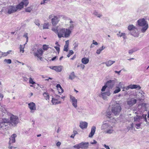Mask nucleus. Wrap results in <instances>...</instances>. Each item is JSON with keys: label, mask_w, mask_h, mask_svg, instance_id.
<instances>
[{"label": "nucleus", "mask_w": 149, "mask_h": 149, "mask_svg": "<svg viewBox=\"0 0 149 149\" xmlns=\"http://www.w3.org/2000/svg\"><path fill=\"white\" fill-rule=\"evenodd\" d=\"M121 110V108L120 104L118 103L113 105L111 108L112 113L115 116L118 115Z\"/></svg>", "instance_id": "0eeeda50"}, {"label": "nucleus", "mask_w": 149, "mask_h": 149, "mask_svg": "<svg viewBox=\"0 0 149 149\" xmlns=\"http://www.w3.org/2000/svg\"><path fill=\"white\" fill-rule=\"evenodd\" d=\"M120 89L119 86H116V89L113 91L114 94H116L118 93L120 91Z\"/></svg>", "instance_id": "72a5a7b5"}, {"label": "nucleus", "mask_w": 149, "mask_h": 149, "mask_svg": "<svg viewBox=\"0 0 149 149\" xmlns=\"http://www.w3.org/2000/svg\"><path fill=\"white\" fill-rule=\"evenodd\" d=\"M111 94L110 91L109 90L105 92H101L99 96L100 97H102L104 100H107V97L109 96Z\"/></svg>", "instance_id": "9b49d317"}, {"label": "nucleus", "mask_w": 149, "mask_h": 149, "mask_svg": "<svg viewBox=\"0 0 149 149\" xmlns=\"http://www.w3.org/2000/svg\"><path fill=\"white\" fill-rule=\"evenodd\" d=\"M123 37V38L124 39H125L127 38V36L126 35V34L125 33H121L120 34V37Z\"/></svg>", "instance_id": "e433bc0d"}, {"label": "nucleus", "mask_w": 149, "mask_h": 149, "mask_svg": "<svg viewBox=\"0 0 149 149\" xmlns=\"http://www.w3.org/2000/svg\"><path fill=\"white\" fill-rule=\"evenodd\" d=\"M92 44L97 45H98V43L97 42L95 41L94 40H93Z\"/></svg>", "instance_id": "5fc2aeb1"}, {"label": "nucleus", "mask_w": 149, "mask_h": 149, "mask_svg": "<svg viewBox=\"0 0 149 149\" xmlns=\"http://www.w3.org/2000/svg\"><path fill=\"white\" fill-rule=\"evenodd\" d=\"M70 98L71 100L72 105L75 108L77 107V100L74 97L70 95Z\"/></svg>", "instance_id": "4468645a"}, {"label": "nucleus", "mask_w": 149, "mask_h": 149, "mask_svg": "<svg viewBox=\"0 0 149 149\" xmlns=\"http://www.w3.org/2000/svg\"><path fill=\"white\" fill-rule=\"evenodd\" d=\"M75 77L76 76L75 75L74 73V72H73L70 73L69 76V79L72 80L74 79Z\"/></svg>", "instance_id": "a878e982"}, {"label": "nucleus", "mask_w": 149, "mask_h": 149, "mask_svg": "<svg viewBox=\"0 0 149 149\" xmlns=\"http://www.w3.org/2000/svg\"><path fill=\"white\" fill-rule=\"evenodd\" d=\"M105 48V47L104 46H102L101 47L97 50L96 53L98 54H100V52Z\"/></svg>", "instance_id": "bb28decb"}, {"label": "nucleus", "mask_w": 149, "mask_h": 149, "mask_svg": "<svg viewBox=\"0 0 149 149\" xmlns=\"http://www.w3.org/2000/svg\"><path fill=\"white\" fill-rule=\"evenodd\" d=\"M106 116L110 119L113 118V115L112 114L111 112L110 111H107V112Z\"/></svg>", "instance_id": "5701e85b"}, {"label": "nucleus", "mask_w": 149, "mask_h": 149, "mask_svg": "<svg viewBox=\"0 0 149 149\" xmlns=\"http://www.w3.org/2000/svg\"><path fill=\"white\" fill-rule=\"evenodd\" d=\"M8 10L7 13L9 14H10L15 12L17 11L16 8L15 6H10L7 7Z\"/></svg>", "instance_id": "f8f14e48"}, {"label": "nucleus", "mask_w": 149, "mask_h": 149, "mask_svg": "<svg viewBox=\"0 0 149 149\" xmlns=\"http://www.w3.org/2000/svg\"><path fill=\"white\" fill-rule=\"evenodd\" d=\"M127 29L130 32V33L131 35L134 37L139 36V33L137 28L133 24H130L127 27Z\"/></svg>", "instance_id": "423d86ee"}, {"label": "nucleus", "mask_w": 149, "mask_h": 149, "mask_svg": "<svg viewBox=\"0 0 149 149\" xmlns=\"http://www.w3.org/2000/svg\"><path fill=\"white\" fill-rule=\"evenodd\" d=\"M70 23L71 24H70V26L68 29H69L70 31H71V30H72L74 29V25L73 24H72V23H73V22L71 20L70 21Z\"/></svg>", "instance_id": "2f4dec72"}, {"label": "nucleus", "mask_w": 149, "mask_h": 149, "mask_svg": "<svg viewBox=\"0 0 149 149\" xmlns=\"http://www.w3.org/2000/svg\"><path fill=\"white\" fill-rule=\"evenodd\" d=\"M23 78L24 81H27L28 80V79L26 77H23Z\"/></svg>", "instance_id": "680f3d73"}, {"label": "nucleus", "mask_w": 149, "mask_h": 149, "mask_svg": "<svg viewBox=\"0 0 149 149\" xmlns=\"http://www.w3.org/2000/svg\"><path fill=\"white\" fill-rule=\"evenodd\" d=\"M56 88L58 89V90L60 89V91H58L60 93H62L63 92V90L61 86L59 84H57L56 86Z\"/></svg>", "instance_id": "c85d7f7f"}, {"label": "nucleus", "mask_w": 149, "mask_h": 149, "mask_svg": "<svg viewBox=\"0 0 149 149\" xmlns=\"http://www.w3.org/2000/svg\"><path fill=\"white\" fill-rule=\"evenodd\" d=\"M43 51L42 49L41 48H39L36 46H33L31 50V53H33L34 56L36 57L40 60H42V57Z\"/></svg>", "instance_id": "7ed1b4c3"}, {"label": "nucleus", "mask_w": 149, "mask_h": 149, "mask_svg": "<svg viewBox=\"0 0 149 149\" xmlns=\"http://www.w3.org/2000/svg\"><path fill=\"white\" fill-rule=\"evenodd\" d=\"M52 102L54 104H60L61 102V101H58L57 99L54 98H52Z\"/></svg>", "instance_id": "393cba45"}, {"label": "nucleus", "mask_w": 149, "mask_h": 149, "mask_svg": "<svg viewBox=\"0 0 149 149\" xmlns=\"http://www.w3.org/2000/svg\"><path fill=\"white\" fill-rule=\"evenodd\" d=\"M129 87L131 89H137L138 90L140 89L141 87L140 86L137 84H131L129 85Z\"/></svg>", "instance_id": "412c9836"}, {"label": "nucleus", "mask_w": 149, "mask_h": 149, "mask_svg": "<svg viewBox=\"0 0 149 149\" xmlns=\"http://www.w3.org/2000/svg\"><path fill=\"white\" fill-rule=\"evenodd\" d=\"M58 26L56 27H53L52 28V30L56 34H57L58 30Z\"/></svg>", "instance_id": "cd10ccee"}, {"label": "nucleus", "mask_w": 149, "mask_h": 149, "mask_svg": "<svg viewBox=\"0 0 149 149\" xmlns=\"http://www.w3.org/2000/svg\"><path fill=\"white\" fill-rule=\"evenodd\" d=\"M96 127L95 126L92 127L91 128V132L89 134L88 137H89L91 138L93 136L95 132Z\"/></svg>", "instance_id": "aec40b11"}, {"label": "nucleus", "mask_w": 149, "mask_h": 149, "mask_svg": "<svg viewBox=\"0 0 149 149\" xmlns=\"http://www.w3.org/2000/svg\"><path fill=\"white\" fill-rule=\"evenodd\" d=\"M62 66L60 65L50 67V68L51 69L56 71L57 72H60L62 71Z\"/></svg>", "instance_id": "f3484780"}, {"label": "nucleus", "mask_w": 149, "mask_h": 149, "mask_svg": "<svg viewBox=\"0 0 149 149\" xmlns=\"http://www.w3.org/2000/svg\"><path fill=\"white\" fill-rule=\"evenodd\" d=\"M71 31L67 29L61 28L58 29V31L57 34L59 38L61 37L68 38L70 36Z\"/></svg>", "instance_id": "20e7f679"}, {"label": "nucleus", "mask_w": 149, "mask_h": 149, "mask_svg": "<svg viewBox=\"0 0 149 149\" xmlns=\"http://www.w3.org/2000/svg\"><path fill=\"white\" fill-rule=\"evenodd\" d=\"M139 117L138 116H136L135 117H134V122L136 121H138V122H139V120H140Z\"/></svg>", "instance_id": "a19ab883"}, {"label": "nucleus", "mask_w": 149, "mask_h": 149, "mask_svg": "<svg viewBox=\"0 0 149 149\" xmlns=\"http://www.w3.org/2000/svg\"><path fill=\"white\" fill-rule=\"evenodd\" d=\"M74 53L73 51L72 50H70L69 51V54L67 55V56L69 57L70 56Z\"/></svg>", "instance_id": "ea45409f"}, {"label": "nucleus", "mask_w": 149, "mask_h": 149, "mask_svg": "<svg viewBox=\"0 0 149 149\" xmlns=\"http://www.w3.org/2000/svg\"><path fill=\"white\" fill-rule=\"evenodd\" d=\"M139 49L137 48H134L132 49H130L129 51V54H132V53L134 52L137 51Z\"/></svg>", "instance_id": "c756f323"}, {"label": "nucleus", "mask_w": 149, "mask_h": 149, "mask_svg": "<svg viewBox=\"0 0 149 149\" xmlns=\"http://www.w3.org/2000/svg\"><path fill=\"white\" fill-rule=\"evenodd\" d=\"M19 120L18 117L13 115H11L10 116V120L8 119L3 118L0 120V130L6 129L8 123L10 125L15 127L19 123Z\"/></svg>", "instance_id": "f257e3e1"}, {"label": "nucleus", "mask_w": 149, "mask_h": 149, "mask_svg": "<svg viewBox=\"0 0 149 149\" xmlns=\"http://www.w3.org/2000/svg\"><path fill=\"white\" fill-rule=\"evenodd\" d=\"M17 136V135L15 134H13L9 138V144H11L15 142V138Z\"/></svg>", "instance_id": "dca6fc26"}, {"label": "nucleus", "mask_w": 149, "mask_h": 149, "mask_svg": "<svg viewBox=\"0 0 149 149\" xmlns=\"http://www.w3.org/2000/svg\"><path fill=\"white\" fill-rule=\"evenodd\" d=\"M91 144H95L97 143V141L95 140H93V142H91Z\"/></svg>", "instance_id": "69168bd1"}, {"label": "nucleus", "mask_w": 149, "mask_h": 149, "mask_svg": "<svg viewBox=\"0 0 149 149\" xmlns=\"http://www.w3.org/2000/svg\"><path fill=\"white\" fill-rule=\"evenodd\" d=\"M139 93H140L141 94V97H144L143 94H144L145 93L143 92L142 91L141 93L139 92Z\"/></svg>", "instance_id": "0e129e2a"}, {"label": "nucleus", "mask_w": 149, "mask_h": 149, "mask_svg": "<svg viewBox=\"0 0 149 149\" xmlns=\"http://www.w3.org/2000/svg\"><path fill=\"white\" fill-rule=\"evenodd\" d=\"M29 3L28 0H23L18 5L15 6L17 11L18 10H21L23 8L24 5L25 6H26Z\"/></svg>", "instance_id": "1a4fd4ad"}, {"label": "nucleus", "mask_w": 149, "mask_h": 149, "mask_svg": "<svg viewBox=\"0 0 149 149\" xmlns=\"http://www.w3.org/2000/svg\"><path fill=\"white\" fill-rule=\"evenodd\" d=\"M107 87L105 84V85L102 87L101 89V91L102 92L104 91Z\"/></svg>", "instance_id": "de8ad7c7"}, {"label": "nucleus", "mask_w": 149, "mask_h": 149, "mask_svg": "<svg viewBox=\"0 0 149 149\" xmlns=\"http://www.w3.org/2000/svg\"><path fill=\"white\" fill-rule=\"evenodd\" d=\"M88 123L86 122H80L79 127L82 129L87 128L88 126Z\"/></svg>", "instance_id": "6ab92c4d"}, {"label": "nucleus", "mask_w": 149, "mask_h": 149, "mask_svg": "<svg viewBox=\"0 0 149 149\" xmlns=\"http://www.w3.org/2000/svg\"><path fill=\"white\" fill-rule=\"evenodd\" d=\"M89 61V59L88 58L84 57L81 59V62L83 63L84 64H87Z\"/></svg>", "instance_id": "b1692460"}, {"label": "nucleus", "mask_w": 149, "mask_h": 149, "mask_svg": "<svg viewBox=\"0 0 149 149\" xmlns=\"http://www.w3.org/2000/svg\"><path fill=\"white\" fill-rule=\"evenodd\" d=\"M1 55L3 56H7L8 54V53H7V52H1Z\"/></svg>", "instance_id": "8fccbe9b"}, {"label": "nucleus", "mask_w": 149, "mask_h": 149, "mask_svg": "<svg viewBox=\"0 0 149 149\" xmlns=\"http://www.w3.org/2000/svg\"><path fill=\"white\" fill-rule=\"evenodd\" d=\"M115 63V61L109 60L106 62L105 64L107 66L109 67Z\"/></svg>", "instance_id": "4be33fe9"}, {"label": "nucleus", "mask_w": 149, "mask_h": 149, "mask_svg": "<svg viewBox=\"0 0 149 149\" xmlns=\"http://www.w3.org/2000/svg\"><path fill=\"white\" fill-rule=\"evenodd\" d=\"M4 62H6L7 63L9 64H10L12 63V61L10 59H5V60H4Z\"/></svg>", "instance_id": "4c0bfd02"}, {"label": "nucleus", "mask_w": 149, "mask_h": 149, "mask_svg": "<svg viewBox=\"0 0 149 149\" xmlns=\"http://www.w3.org/2000/svg\"><path fill=\"white\" fill-rule=\"evenodd\" d=\"M69 40H67L65 41V45H66L67 46H69Z\"/></svg>", "instance_id": "052dcab7"}, {"label": "nucleus", "mask_w": 149, "mask_h": 149, "mask_svg": "<svg viewBox=\"0 0 149 149\" xmlns=\"http://www.w3.org/2000/svg\"><path fill=\"white\" fill-rule=\"evenodd\" d=\"M133 123H132L131 125H130V127H128V128H127V129H128V130H130L131 128L132 129L133 127Z\"/></svg>", "instance_id": "bf43d9fd"}, {"label": "nucleus", "mask_w": 149, "mask_h": 149, "mask_svg": "<svg viewBox=\"0 0 149 149\" xmlns=\"http://www.w3.org/2000/svg\"><path fill=\"white\" fill-rule=\"evenodd\" d=\"M49 48L48 45H44L43 46V49L44 50H47Z\"/></svg>", "instance_id": "79ce46f5"}, {"label": "nucleus", "mask_w": 149, "mask_h": 149, "mask_svg": "<svg viewBox=\"0 0 149 149\" xmlns=\"http://www.w3.org/2000/svg\"><path fill=\"white\" fill-rule=\"evenodd\" d=\"M136 100L134 98H132L128 100L127 101V104L130 107H132L133 105L135 104L136 102Z\"/></svg>", "instance_id": "2eb2a0df"}, {"label": "nucleus", "mask_w": 149, "mask_h": 149, "mask_svg": "<svg viewBox=\"0 0 149 149\" xmlns=\"http://www.w3.org/2000/svg\"><path fill=\"white\" fill-rule=\"evenodd\" d=\"M32 9L31 7H28L25 9V11L27 12L30 13Z\"/></svg>", "instance_id": "58836bf2"}, {"label": "nucleus", "mask_w": 149, "mask_h": 149, "mask_svg": "<svg viewBox=\"0 0 149 149\" xmlns=\"http://www.w3.org/2000/svg\"><path fill=\"white\" fill-rule=\"evenodd\" d=\"M78 45H79V44H78V43L75 42L74 44H73V45L74 46V50H75L78 47Z\"/></svg>", "instance_id": "a18cd8bd"}, {"label": "nucleus", "mask_w": 149, "mask_h": 149, "mask_svg": "<svg viewBox=\"0 0 149 149\" xmlns=\"http://www.w3.org/2000/svg\"><path fill=\"white\" fill-rule=\"evenodd\" d=\"M68 46H67L66 45H65L64 46L63 50L64 51L67 52L68 51Z\"/></svg>", "instance_id": "49530a36"}, {"label": "nucleus", "mask_w": 149, "mask_h": 149, "mask_svg": "<svg viewBox=\"0 0 149 149\" xmlns=\"http://www.w3.org/2000/svg\"><path fill=\"white\" fill-rule=\"evenodd\" d=\"M74 134H72L71 136V137L72 138H74L75 135V132H76L77 133V132L76 131H74Z\"/></svg>", "instance_id": "864d4df0"}, {"label": "nucleus", "mask_w": 149, "mask_h": 149, "mask_svg": "<svg viewBox=\"0 0 149 149\" xmlns=\"http://www.w3.org/2000/svg\"><path fill=\"white\" fill-rule=\"evenodd\" d=\"M104 146L107 149H110L109 146L105 144L104 145Z\"/></svg>", "instance_id": "4d7b16f0"}, {"label": "nucleus", "mask_w": 149, "mask_h": 149, "mask_svg": "<svg viewBox=\"0 0 149 149\" xmlns=\"http://www.w3.org/2000/svg\"><path fill=\"white\" fill-rule=\"evenodd\" d=\"M141 123L136 124V128H138L139 127H140L141 126Z\"/></svg>", "instance_id": "6e6d98bb"}, {"label": "nucleus", "mask_w": 149, "mask_h": 149, "mask_svg": "<svg viewBox=\"0 0 149 149\" xmlns=\"http://www.w3.org/2000/svg\"><path fill=\"white\" fill-rule=\"evenodd\" d=\"M88 146L89 143L88 142H82L74 145L73 147L74 148H79L81 149H86L88 148Z\"/></svg>", "instance_id": "6e6552de"}, {"label": "nucleus", "mask_w": 149, "mask_h": 149, "mask_svg": "<svg viewBox=\"0 0 149 149\" xmlns=\"http://www.w3.org/2000/svg\"><path fill=\"white\" fill-rule=\"evenodd\" d=\"M93 14L97 16V17L100 18V17L102 16V15L101 14L99 13L98 12H97L96 11H94L93 12Z\"/></svg>", "instance_id": "f704fd0d"}, {"label": "nucleus", "mask_w": 149, "mask_h": 149, "mask_svg": "<svg viewBox=\"0 0 149 149\" xmlns=\"http://www.w3.org/2000/svg\"><path fill=\"white\" fill-rule=\"evenodd\" d=\"M26 44L25 43V44H24V45H20V47H19V49H20V52L21 53H24V49L25 47V45Z\"/></svg>", "instance_id": "7c9ffc66"}, {"label": "nucleus", "mask_w": 149, "mask_h": 149, "mask_svg": "<svg viewBox=\"0 0 149 149\" xmlns=\"http://www.w3.org/2000/svg\"><path fill=\"white\" fill-rule=\"evenodd\" d=\"M123 86V84L121 82H120L119 83L118 86H119V88H122Z\"/></svg>", "instance_id": "3c124183"}, {"label": "nucleus", "mask_w": 149, "mask_h": 149, "mask_svg": "<svg viewBox=\"0 0 149 149\" xmlns=\"http://www.w3.org/2000/svg\"><path fill=\"white\" fill-rule=\"evenodd\" d=\"M115 81L114 80H110L107 81L106 84L109 88H112L114 86Z\"/></svg>", "instance_id": "ddd939ff"}, {"label": "nucleus", "mask_w": 149, "mask_h": 149, "mask_svg": "<svg viewBox=\"0 0 149 149\" xmlns=\"http://www.w3.org/2000/svg\"><path fill=\"white\" fill-rule=\"evenodd\" d=\"M55 48L56 49L57 51L58 52L60 51V48L57 47H55Z\"/></svg>", "instance_id": "13d9d810"}, {"label": "nucleus", "mask_w": 149, "mask_h": 149, "mask_svg": "<svg viewBox=\"0 0 149 149\" xmlns=\"http://www.w3.org/2000/svg\"><path fill=\"white\" fill-rule=\"evenodd\" d=\"M138 24L139 26H142L141 31L144 33L148 28V24L144 18L140 19L137 21Z\"/></svg>", "instance_id": "39448f33"}, {"label": "nucleus", "mask_w": 149, "mask_h": 149, "mask_svg": "<svg viewBox=\"0 0 149 149\" xmlns=\"http://www.w3.org/2000/svg\"><path fill=\"white\" fill-rule=\"evenodd\" d=\"M129 87V85L125 87V90H129L130 88Z\"/></svg>", "instance_id": "774afa93"}, {"label": "nucleus", "mask_w": 149, "mask_h": 149, "mask_svg": "<svg viewBox=\"0 0 149 149\" xmlns=\"http://www.w3.org/2000/svg\"><path fill=\"white\" fill-rule=\"evenodd\" d=\"M28 107L31 110V112L33 111H34L36 110V105L35 103L33 102H31L28 104Z\"/></svg>", "instance_id": "a211bd4d"}, {"label": "nucleus", "mask_w": 149, "mask_h": 149, "mask_svg": "<svg viewBox=\"0 0 149 149\" xmlns=\"http://www.w3.org/2000/svg\"><path fill=\"white\" fill-rule=\"evenodd\" d=\"M45 99L46 100H49V96L47 92H45L43 94Z\"/></svg>", "instance_id": "473e14b6"}, {"label": "nucleus", "mask_w": 149, "mask_h": 149, "mask_svg": "<svg viewBox=\"0 0 149 149\" xmlns=\"http://www.w3.org/2000/svg\"><path fill=\"white\" fill-rule=\"evenodd\" d=\"M61 144V142L59 141H58L56 143V145L57 146H60Z\"/></svg>", "instance_id": "e2e57ef3"}, {"label": "nucleus", "mask_w": 149, "mask_h": 149, "mask_svg": "<svg viewBox=\"0 0 149 149\" xmlns=\"http://www.w3.org/2000/svg\"><path fill=\"white\" fill-rule=\"evenodd\" d=\"M121 71V70L119 71H115V72L116 73H117L119 75L120 74V72Z\"/></svg>", "instance_id": "338daca9"}, {"label": "nucleus", "mask_w": 149, "mask_h": 149, "mask_svg": "<svg viewBox=\"0 0 149 149\" xmlns=\"http://www.w3.org/2000/svg\"><path fill=\"white\" fill-rule=\"evenodd\" d=\"M49 18L51 19L52 24L54 26L56 25L59 21L57 16H55L53 15H50Z\"/></svg>", "instance_id": "9d476101"}, {"label": "nucleus", "mask_w": 149, "mask_h": 149, "mask_svg": "<svg viewBox=\"0 0 149 149\" xmlns=\"http://www.w3.org/2000/svg\"><path fill=\"white\" fill-rule=\"evenodd\" d=\"M3 95L0 93V101L2 100Z\"/></svg>", "instance_id": "603ef678"}, {"label": "nucleus", "mask_w": 149, "mask_h": 149, "mask_svg": "<svg viewBox=\"0 0 149 149\" xmlns=\"http://www.w3.org/2000/svg\"><path fill=\"white\" fill-rule=\"evenodd\" d=\"M23 37H25V38H26V42L25 44H26L27 42L28 41V33H24L23 35Z\"/></svg>", "instance_id": "37998d69"}, {"label": "nucleus", "mask_w": 149, "mask_h": 149, "mask_svg": "<svg viewBox=\"0 0 149 149\" xmlns=\"http://www.w3.org/2000/svg\"><path fill=\"white\" fill-rule=\"evenodd\" d=\"M29 83L30 84H31L33 85L35 83V82L33 81V79L31 77L29 78Z\"/></svg>", "instance_id": "c03bdc74"}, {"label": "nucleus", "mask_w": 149, "mask_h": 149, "mask_svg": "<svg viewBox=\"0 0 149 149\" xmlns=\"http://www.w3.org/2000/svg\"><path fill=\"white\" fill-rule=\"evenodd\" d=\"M43 27V29H48L49 28L48 23H45L44 24Z\"/></svg>", "instance_id": "c9c22d12"}, {"label": "nucleus", "mask_w": 149, "mask_h": 149, "mask_svg": "<svg viewBox=\"0 0 149 149\" xmlns=\"http://www.w3.org/2000/svg\"><path fill=\"white\" fill-rule=\"evenodd\" d=\"M101 130H105V132L108 134H112L114 131L113 125L107 121L103 122L101 127Z\"/></svg>", "instance_id": "f03ea898"}, {"label": "nucleus", "mask_w": 149, "mask_h": 149, "mask_svg": "<svg viewBox=\"0 0 149 149\" xmlns=\"http://www.w3.org/2000/svg\"><path fill=\"white\" fill-rule=\"evenodd\" d=\"M77 67H81V68H82V69H84V68L85 66L84 65H83L82 64H81L80 65H77Z\"/></svg>", "instance_id": "09e8293b"}]
</instances>
